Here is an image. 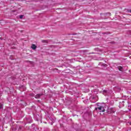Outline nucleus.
<instances>
[{
  "mask_svg": "<svg viewBox=\"0 0 131 131\" xmlns=\"http://www.w3.org/2000/svg\"><path fill=\"white\" fill-rule=\"evenodd\" d=\"M95 110H99L100 112H105V108H104V107L101 106L96 107Z\"/></svg>",
  "mask_w": 131,
  "mask_h": 131,
  "instance_id": "f257e3e1",
  "label": "nucleus"
},
{
  "mask_svg": "<svg viewBox=\"0 0 131 131\" xmlns=\"http://www.w3.org/2000/svg\"><path fill=\"white\" fill-rule=\"evenodd\" d=\"M107 113H114V111H113V108H108Z\"/></svg>",
  "mask_w": 131,
  "mask_h": 131,
  "instance_id": "f03ea898",
  "label": "nucleus"
},
{
  "mask_svg": "<svg viewBox=\"0 0 131 131\" xmlns=\"http://www.w3.org/2000/svg\"><path fill=\"white\" fill-rule=\"evenodd\" d=\"M42 95V94H37L35 96V98H36V99H39V98H40V97H41Z\"/></svg>",
  "mask_w": 131,
  "mask_h": 131,
  "instance_id": "7ed1b4c3",
  "label": "nucleus"
},
{
  "mask_svg": "<svg viewBox=\"0 0 131 131\" xmlns=\"http://www.w3.org/2000/svg\"><path fill=\"white\" fill-rule=\"evenodd\" d=\"M118 69L120 71H123V68L121 66H118Z\"/></svg>",
  "mask_w": 131,
  "mask_h": 131,
  "instance_id": "20e7f679",
  "label": "nucleus"
},
{
  "mask_svg": "<svg viewBox=\"0 0 131 131\" xmlns=\"http://www.w3.org/2000/svg\"><path fill=\"white\" fill-rule=\"evenodd\" d=\"M31 48L32 50H35L36 49V46L35 45L33 44L32 45Z\"/></svg>",
  "mask_w": 131,
  "mask_h": 131,
  "instance_id": "39448f33",
  "label": "nucleus"
},
{
  "mask_svg": "<svg viewBox=\"0 0 131 131\" xmlns=\"http://www.w3.org/2000/svg\"><path fill=\"white\" fill-rule=\"evenodd\" d=\"M41 42L43 43L46 42V43H48V40H42Z\"/></svg>",
  "mask_w": 131,
  "mask_h": 131,
  "instance_id": "423d86ee",
  "label": "nucleus"
},
{
  "mask_svg": "<svg viewBox=\"0 0 131 131\" xmlns=\"http://www.w3.org/2000/svg\"><path fill=\"white\" fill-rule=\"evenodd\" d=\"M103 93L104 95H105V94H106V93H107V91H106V90H103Z\"/></svg>",
  "mask_w": 131,
  "mask_h": 131,
  "instance_id": "0eeeda50",
  "label": "nucleus"
},
{
  "mask_svg": "<svg viewBox=\"0 0 131 131\" xmlns=\"http://www.w3.org/2000/svg\"><path fill=\"white\" fill-rule=\"evenodd\" d=\"M0 109H3V104H0Z\"/></svg>",
  "mask_w": 131,
  "mask_h": 131,
  "instance_id": "6e6552de",
  "label": "nucleus"
},
{
  "mask_svg": "<svg viewBox=\"0 0 131 131\" xmlns=\"http://www.w3.org/2000/svg\"><path fill=\"white\" fill-rule=\"evenodd\" d=\"M19 18L20 19H22L23 18V15H19Z\"/></svg>",
  "mask_w": 131,
  "mask_h": 131,
  "instance_id": "1a4fd4ad",
  "label": "nucleus"
},
{
  "mask_svg": "<svg viewBox=\"0 0 131 131\" xmlns=\"http://www.w3.org/2000/svg\"><path fill=\"white\" fill-rule=\"evenodd\" d=\"M130 12H131V11L130 10Z\"/></svg>",
  "mask_w": 131,
  "mask_h": 131,
  "instance_id": "9d476101",
  "label": "nucleus"
}]
</instances>
